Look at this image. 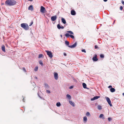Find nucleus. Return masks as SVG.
I'll list each match as a JSON object with an SVG mask.
<instances>
[{
	"mask_svg": "<svg viewBox=\"0 0 124 124\" xmlns=\"http://www.w3.org/2000/svg\"><path fill=\"white\" fill-rule=\"evenodd\" d=\"M16 1L15 0H7L5 2V4L7 6H12L16 4Z\"/></svg>",
	"mask_w": 124,
	"mask_h": 124,
	"instance_id": "nucleus-1",
	"label": "nucleus"
},
{
	"mask_svg": "<svg viewBox=\"0 0 124 124\" xmlns=\"http://www.w3.org/2000/svg\"><path fill=\"white\" fill-rule=\"evenodd\" d=\"M21 27L25 30H27L29 29V26L28 24L26 23H22L21 24Z\"/></svg>",
	"mask_w": 124,
	"mask_h": 124,
	"instance_id": "nucleus-2",
	"label": "nucleus"
},
{
	"mask_svg": "<svg viewBox=\"0 0 124 124\" xmlns=\"http://www.w3.org/2000/svg\"><path fill=\"white\" fill-rule=\"evenodd\" d=\"M45 51L47 53V54L50 58H52L53 56V55L51 51L46 50Z\"/></svg>",
	"mask_w": 124,
	"mask_h": 124,
	"instance_id": "nucleus-3",
	"label": "nucleus"
},
{
	"mask_svg": "<svg viewBox=\"0 0 124 124\" xmlns=\"http://www.w3.org/2000/svg\"><path fill=\"white\" fill-rule=\"evenodd\" d=\"M106 101H107L108 103L109 104L110 106V107L112 106V105L111 104V101L109 98L108 97H106Z\"/></svg>",
	"mask_w": 124,
	"mask_h": 124,
	"instance_id": "nucleus-4",
	"label": "nucleus"
},
{
	"mask_svg": "<svg viewBox=\"0 0 124 124\" xmlns=\"http://www.w3.org/2000/svg\"><path fill=\"white\" fill-rule=\"evenodd\" d=\"M65 35L67 38H68L69 36H70L71 38H72V39H74V36L72 35L69 34V33H66Z\"/></svg>",
	"mask_w": 124,
	"mask_h": 124,
	"instance_id": "nucleus-5",
	"label": "nucleus"
},
{
	"mask_svg": "<svg viewBox=\"0 0 124 124\" xmlns=\"http://www.w3.org/2000/svg\"><path fill=\"white\" fill-rule=\"evenodd\" d=\"M77 44V42H76L73 45L71 46H68V47L71 48H73L76 46Z\"/></svg>",
	"mask_w": 124,
	"mask_h": 124,
	"instance_id": "nucleus-6",
	"label": "nucleus"
},
{
	"mask_svg": "<svg viewBox=\"0 0 124 124\" xmlns=\"http://www.w3.org/2000/svg\"><path fill=\"white\" fill-rule=\"evenodd\" d=\"M45 10V8L41 6V7L40 10V12L41 13H44V11Z\"/></svg>",
	"mask_w": 124,
	"mask_h": 124,
	"instance_id": "nucleus-7",
	"label": "nucleus"
},
{
	"mask_svg": "<svg viewBox=\"0 0 124 124\" xmlns=\"http://www.w3.org/2000/svg\"><path fill=\"white\" fill-rule=\"evenodd\" d=\"M94 55L95 56L93 57L92 60L94 61H96L98 60V59L97 57V55L96 54H95Z\"/></svg>",
	"mask_w": 124,
	"mask_h": 124,
	"instance_id": "nucleus-8",
	"label": "nucleus"
},
{
	"mask_svg": "<svg viewBox=\"0 0 124 124\" xmlns=\"http://www.w3.org/2000/svg\"><path fill=\"white\" fill-rule=\"evenodd\" d=\"M56 18L57 16H52L51 18V20L52 21H55L56 19Z\"/></svg>",
	"mask_w": 124,
	"mask_h": 124,
	"instance_id": "nucleus-9",
	"label": "nucleus"
},
{
	"mask_svg": "<svg viewBox=\"0 0 124 124\" xmlns=\"http://www.w3.org/2000/svg\"><path fill=\"white\" fill-rule=\"evenodd\" d=\"M54 77L55 80H57L58 78V74L57 73H54Z\"/></svg>",
	"mask_w": 124,
	"mask_h": 124,
	"instance_id": "nucleus-10",
	"label": "nucleus"
},
{
	"mask_svg": "<svg viewBox=\"0 0 124 124\" xmlns=\"http://www.w3.org/2000/svg\"><path fill=\"white\" fill-rule=\"evenodd\" d=\"M100 97V96H96L93 97V98H91V101H93L95 100H96L98 99Z\"/></svg>",
	"mask_w": 124,
	"mask_h": 124,
	"instance_id": "nucleus-11",
	"label": "nucleus"
},
{
	"mask_svg": "<svg viewBox=\"0 0 124 124\" xmlns=\"http://www.w3.org/2000/svg\"><path fill=\"white\" fill-rule=\"evenodd\" d=\"M71 14L72 15L74 16L76 14V13L75 10H73L71 11Z\"/></svg>",
	"mask_w": 124,
	"mask_h": 124,
	"instance_id": "nucleus-12",
	"label": "nucleus"
},
{
	"mask_svg": "<svg viewBox=\"0 0 124 124\" xmlns=\"http://www.w3.org/2000/svg\"><path fill=\"white\" fill-rule=\"evenodd\" d=\"M69 102L70 104H71L73 107L75 106V104L74 102H72V101H69Z\"/></svg>",
	"mask_w": 124,
	"mask_h": 124,
	"instance_id": "nucleus-13",
	"label": "nucleus"
},
{
	"mask_svg": "<svg viewBox=\"0 0 124 124\" xmlns=\"http://www.w3.org/2000/svg\"><path fill=\"white\" fill-rule=\"evenodd\" d=\"M1 49L2 51L4 52H5V47L4 45H2L1 46Z\"/></svg>",
	"mask_w": 124,
	"mask_h": 124,
	"instance_id": "nucleus-14",
	"label": "nucleus"
},
{
	"mask_svg": "<svg viewBox=\"0 0 124 124\" xmlns=\"http://www.w3.org/2000/svg\"><path fill=\"white\" fill-rule=\"evenodd\" d=\"M45 87L47 89H48L50 87L46 83L44 84Z\"/></svg>",
	"mask_w": 124,
	"mask_h": 124,
	"instance_id": "nucleus-15",
	"label": "nucleus"
},
{
	"mask_svg": "<svg viewBox=\"0 0 124 124\" xmlns=\"http://www.w3.org/2000/svg\"><path fill=\"white\" fill-rule=\"evenodd\" d=\"M28 9L32 11L33 9V6L32 5H30L28 8Z\"/></svg>",
	"mask_w": 124,
	"mask_h": 124,
	"instance_id": "nucleus-16",
	"label": "nucleus"
},
{
	"mask_svg": "<svg viewBox=\"0 0 124 124\" xmlns=\"http://www.w3.org/2000/svg\"><path fill=\"white\" fill-rule=\"evenodd\" d=\"M66 97L69 100H70L71 98V96L69 94H67Z\"/></svg>",
	"mask_w": 124,
	"mask_h": 124,
	"instance_id": "nucleus-17",
	"label": "nucleus"
},
{
	"mask_svg": "<svg viewBox=\"0 0 124 124\" xmlns=\"http://www.w3.org/2000/svg\"><path fill=\"white\" fill-rule=\"evenodd\" d=\"M99 117L100 118H102V119H104L105 118L104 117L103 115L102 114H100L99 116Z\"/></svg>",
	"mask_w": 124,
	"mask_h": 124,
	"instance_id": "nucleus-18",
	"label": "nucleus"
},
{
	"mask_svg": "<svg viewBox=\"0 0 124 124\" xmlns=\"http://www.w3.org/2000/svg\"><path fill=\"white\" fill-rule=\"evenodd\" d=\"M62 23H64V24L66 23V21H65V19L64 18H62Z\"/></svg>",
	"mask_w": 124,
	"mask_h": 124,
	"instance_id": "nucleus-19",
	"label": "nucleus"
},
{
	"mask_svg": "<svg viewBox=\"0 0 124 124\" xmlns=\"http://www.w3.org/2000/svg\"><path fill=\"white\" fill-rule=\"evenodd\" d=\"M110 91L111 92H114L115 91V90L114 88H111L110 89Z\"/></svg>",
	"mask_w": 124,
	"mask_h": 124,
	"instance_id": "nucleus-20",
	"label": "nucleus"
},
{
	"mask_svg": "<svg viewBox=\"0 0 124 124\" xmlns=\"http://www.w3.org/2000/svg\"><path fill=\"white\" fill-rule=\"evenodd\" d=\"M67 33H69L70 34L73 35L74 34V33L72 31H67L66 32Z\"/></svg>",
	"mask_w": 124,
	"mask_h": 124,
	"instance_id": "nucleus-21",
	"label": "nucleus"
},
{
	"mask_svg": "<svg viewBox=\"0 0 124 124\" xmlns=\"http://www.w3.org/2000/svg\"><path fill=\"white\" fill-rule=\"evenodd\" d=\"M82 85L83 86V87L84 88H86V84L85 83H83L82 84Z\"/></svg>",
	"mask_w": 124,
	"mask_h": 124,
	"instance_id": "nucleus-22",
	"label": "nucleus"
},
{
	"mask_svg": "<svg viewBox=\"0 0 124 124\" xmlns=\"http://www.w3.org/2000/svg\"><path fill=\"white\" fill-rule=\"evenodd\" d=\"M56 105L58 107H60L61 106V104L60 102H57L56 104Z\"/></svg>",
	"mask_w": 124,
	"mask_h": 124,
	"instance_id": "nucleus-23",
	"label": "nucleus"
},
{
	"mask_svg": "<svg viewBox=\"0 0 124 124\" xmlns=\"http://www.w3.org/2000/svg\"><path fill=\"white\" fill-rule=\"evenodd\" d=\"M98 109L99 110H101L102 109L101 106L100 105H98L97 106Z\"/></svg>",
	"mask_w": 124,
	"mask_h": 124,
	"instance_id": "nucleus-24",
	"label": "nucleus"
},
{
	"mask_svg": "<svg viewBox=\"0 0 124 124\" xmlns=\"http://www.w3.org/2000/svg\"><path fill=\"white\" fill-rule=\"evenodd\" d=\"M65 44L67 45L68 46H69V42H68L67 41V40L66 41H65Z\"/></svg>",
	"mask_w": 124,
	"mask_h": 124,
	"instance_id": "nucleus-25",
	"label": "nucleus"
},
{
	"mask_svg": "<svg viewBox=\"0 0 124 124\" xmlns=\"http://www.w3.org/2000/svg\"><path fill=\"white\" fill-rule=\"evenodd\" d=\"M43 56H44L43 54H40L39 55L38 58H40L41 57H42Z\"/></svg>",
	"mask_w": 124,
	"mask_h": 124,
	"instance_id": "nucleus-26",
	"label": "nucleus"
},
{
	"mask_svg": "<svg viewBox=\"0 0 124 124\" xmlns=\"http://www.w3.org/2000/svg\"><path fill=\"white\" fill-rule=\"evenodd\" d=\"M83 119L84 121L86 122L87 121V118L86 116H84L83 118Z\"/></svg>",
	"mask_w": 124,
	"mask_h": 124,
	"instance_id": "nucleus-27",
	"label": "nucleus"
},
{
	"mask_svg": "<svg viewBox=\"0 0 124 124\" xmlns=\"http://www.w3.org/2000/svg\"><path fill=\"white\" fill-rule=\"evenodd\" d=\"M57 28L59 29H61V26H60V25L59 24H57Z\"/></svg>",
	"mask_w": 124,
	"mask_h": 124,
	"instance_id": "nucleus-28",
	"label": "nucleus"
},
{
	"mask_svg": "<svg viewBox=\"0 0 124 124\" xmlns=\"http://www.w3.org/2000/svg\"><path fill=\"white\" fill-rule=\"evenodd\" d=\"M39 63L42 66H43V64L42 62L41 61H40L39 62Z\"/></svg>",
	"mask_w": 124,
	"mask_h": 124,
	"instance_id": "nucleus-29",
	"label": "nucleus"
},
{
	"mask_svg": "<svg viewBox=\"0 0 124 124\" xmlns=\"http://www.w3.org/2000/svg\"><path fill=\"white\" fill-rule=\"evenodd\" d=\"M90 115V113L89 112H87L86 113V115L87 116H89Z\"/></svg>",
	"mask_w": 124,
	"mask_h": 124,
	"instance_id": "nucleus-30",
	"label": "nucleus"
},
{
	"mask_svg": "<svg viewBox=\"0 0 124 124\" xmlns=\"http://www.w3.org/2000/svg\"><path fill=\"white\" fill-rule=\"evenodd\" d=\"M38 70V67H35L34 69V70L35 71H36Z\"/></svg>",
	"mask_w": 124,
	"mask_h": 124,
	"instance_id": "nucleus-31",
	"label": "nucleus"
},
{
	"mask_svg": "<svg viewBox=\"0 0 124 124\" xmlns=\"http://www.w3.org/2000/svg\"><path fill=\"white\" fill-rule=\"evenodd\" d=\"M100 57L101 58H103L104 57V55L103 54H101L100 55Z\"/></svg>",
	"mask_w": 124,
	"mask_h": 124,
	"instance_id": "nucleus-32",
	"label": "nucleus"
},
{
	"mask_svg": "<svg viewBox=\"0 0 124 124\" xmlns=\"http://www.w3.org/2000/svg\"><path fill=\"white\" fill-rule=\"evenodd\" d=\"M33 22L32 21L31 22V23H30V24L29 25V26H31L32 25V24H33Z\"/></svg>",
	"mask_w": 124,
	"mask_h": 124,
	"instance_id": "nucleus-33",
	"label": "nucleus"
},
{
	"mask_svg": "<svg viewBox=\"0 0 124 124\" xmlns=\"http://www.w3.org/2000/svg\"><path fill=\"white\" fill-rule=\"evenodd\" d=\"M46 92L47 93H50V91L49 90H46Z\"/></svg>",
	"mask_w": 124,
	"mask_h": 124,
	"instance_id": "nucleus-34",
	"label": "nucleus"
},
{
	"mask_svg": "<svg viewBox=\"0 0 124 124\" xmlns=\"http://www.w3.org/2000/svg\"><path fill=\"white\" fill-rule=\"evenodd\" d=\"M123 7L122 6H121L120 7V9L121 10H122L123 9Z\"/></svg>",
	"mask_w": 124,
	"mask_h": 124,
	"instance_id": "nucleus-35",
	"label": "nucleus"
},
{
	"mask_svg": "<svg viewBox=\"0 0 124 124\" xmlns=\"http://www.w3.org/2000/svg\"><path fill=\"white\" fill-rule=\"evenodd\" d=\"M111 119H112L110 117H108V120L109 121H110V120H111Z\"/></svg>",
	"mask_w": 124,
	"mask_h": 124,
	"instance_id": "nucleus-36",
	"label": "nucleus"
},
{
	"mask_svg": "<svg viewBox=\"0 0 124 124\" xmlns=\"http://www.w3.org/2000/svg\"><path fill=\"white\" fill-rule=\"evenodd\" d=\"M82 52H84L85 53H86V51L85 49H83L82 50Z\"/></svg>",
	"mask_w": 124,
	"mask_h": 124,
	"instance_id": "nucleus-37",
	"label": "nucleus"
},
{
	"mask_svg": "<svg viewBox=\"0 0 124 124\" xmlns=\"http://www.w3.org/2000/svg\"><path fill=\"white\" fill-rule=\"evenodd\" d=\"M73 87V86H71L69 88L70 89H71Z\"/></svg>",
	"mask_w": 124,
	"mask_h": 124,
	"instance_id": "nucleus-38",
	"label": "nucleus"
},
{
	"mask_svg": "<svg viewBox=\"0 0 124 124\" xmlns=\"http://www.w3.org/2000/svg\"><path fill=\"white\" fill-rule=\"evenodd\" d=\"M23 70L25 72H26V70H25V68H23Z\"/></svg>",
	"mask_w": 124,
	"mask_h": 124,
	"instance_id": "nucleus-39",
	"label": "nucleus"
},
{
	"mask_svg": "<svg viewBox=\"0 0 124 124\" xmlns=\"http://www.w3.org/2000/svg\"><path fill=\"white\" fill-rule=\"evenodd\" d=\"M98 47V46H95V49H97Z\"/></svg>",
	"mask_w": 124,
	"mask_h": 124,
	"instance_id": "nucleus-40",
	"label": "nucleus"
},
{
	"mask_svg": "<svg viewBox=\"0 0 124 124\" xmlns=\"http://www.w3.org/2000/svg\"><path fill=\"white\" fill-rule=\"evenodd\" d=\"M122 3L123 5H124V1L123 0L122 1Z\"/></svg>",
	"mask_w": 124,
	"mask_h": 124,
	"instance_id": "nucleus-41",
	"label": "nucleus"
},
{
	"mask_svg": "<svg viewBox=\"0 0 124 124\" xmlns=\"http://www.w3.org/2000/svg\"><path fill=\"white\" fill-rule=\"evenodd\" d=\"M63 55L65 56H66L67 55V54L65 53H64L63 54Z\"/></svg>",
	"mask_w": 124,
	"mask_h": 124,
	"instance_id": "nucleus-42",
	"label": "nucleus"
},
{
	"mask_svg": "<svg viewBox=\"0 0 124 124\" xmlns=\"http://www.w3.org/2000/svg\"><path fill=\"white\" fill-rule=\"evenodd\" d=\"M64 28V27L63 26H61V29H63Z\"/></svg>",
	"mask_w": 124,
	"mask_h": 124,
	"instance_id": "nucleus-43",
	"label": "nucleus"
},
{
	"mask_svg": "<svg viewBox=\"0 0 124 124\" xmlns=\"http://www.w3.org/2000/svg\"><path fill=\"white\" fill-rule=\"evenodd\" d=\"M112 87V86L111 85H109L108 87V88H110Z\"/></svg>",
	"mask_w": 124,
	"mask_h": 124,
	"instance_id": "nucleus-44",
	"label": "nucleus"
},
{
	"mask_svg": "<svg viewBox=\"0 0 124 124\" xmlns=\"http://www.w3.org/2000/svg\"><path fill=\"white\" fill-rule=\"evenodd\" d=\"M104 2H106L107 1V0H103Z\"/></svg>",
	"mask_w": 124,
	"mask_h": 124,
	"instance_id": "nucleus-45",
	"label": "nucleus"
},
{
	"mask_svg": "<svg viewBox=\"0 0 124 124\" xmlns=\"http://www.w3.org/2000/svg\"><path fill=\"white\" fill-rule=\"evenodd\" d=\"M23 101L24 102H25V101H24V98H23Z\"/></svg>",
	"mask_w": 124,
	"mask_h": 124,
	"instance_id": "nucleus-46",
	"label": "nucleus"
},
{
	"mask_svg": "<svg viewBox=\"0 0 124 124\" xmlns=\"http://www.w3.org/2000/svg\"><path fill=\"white\" fill-rule=\"evenodd\" d=\"M60 37H61V38H62V35H60Z\"/></svg>",
	"mask_w": 124,
	"mask_h": 124,
	"instance_id": "nucleus-47",
	"label": "nucleus"
},
{
	"mask_svg": "<svg viewBox=\"0 0 124 124\" xmlns=\"http://www.w3.org/2000/svg\"><path fill=\"white\" fill-rule=\"evenodd\" d=\"M35 79H37V78L36 77H35Z\"/></svg>",
	"mask_w": 124,
	"mask_h": 124,
	"instance_id": "nucleus-48",
	"label": "nucleus"
},
{
	"mask_svg": "<svg viewBox=\"0 0 124 124\" xmlns=\"http://www.w3.org/2000/svg\"><path fill=\"white\" fill-rule=\"evenodd\" d=\"M124 96V93H123L122 94Z\"/></svg>",
	"mask_w": 124,
	"mask_h": 124,
	"instance_id": "nucleus-49",
	"label": "nucleus"
},
{
	"mask_svg": "<svg viewBox=\"0 0 124 124\" xmlns=\"http://www.w3.org/2000/svg\"><path fill=\"white\" fill-rule=\"evenodd\" d=\"M33 84L34 85V84H35L34 82H33Z\"/></svg>",
	"mask_w": 124,
	"mask_h": 124,
	"instance_id": "nucleus-50",
	"label": "nucleus"
},
{
	"mask_svg": "<svg viewBox=\"0 0 124 124\" xmlns=\"http://www.w3.org/2000/svg\"><path fill=\"white\" fill-rule=\"evenodd\" d=\"M115 21H114V23H114V22H115Z\"/></svg>",
	"mask_w": 124,
	"mask_h": 124,
	"instance_id": "nucleus-51",
	"label": "nucleus"
}]
</instances>
